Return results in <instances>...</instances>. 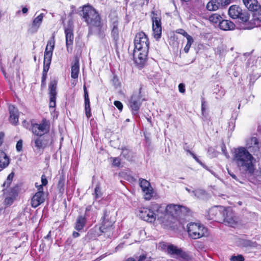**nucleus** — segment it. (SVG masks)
<instances>
[{
	"instance_id": "52",
	"label": "nucleus",
	"mask_w": 261,
	"mask_h": 261,
	"mask_svg": "<svg viewBox=\"0 0 261 261\" xmlns=\"http://www.w3.org/2000/svg\"><path fill=\"white\" fill-rule=\"evenodd\" d=\"M187 151L192 156V157L195 159V160L199 164L202 165V166H204L202 163L198 159V158L196 156V155L192 152L188 150Z\"/></svg>"
},
{
	"instance_id": "7",
	"label": "nucleus",
	"mask_w": 261,
	"mask_h": 261,
	"mask_svg": "<svg viewBox=\"0 0 261 261\" xmlns=\"http://www.w3.org/2000/svg\"><path fill=\"white\" fill-rule=\"evenodd\" d=\"M55 36L53 35L52 37L47 42L46 46L43 61V68L49 69L51 62L53 52L55 47Z\"/></svg>"
},
{
	"instance_id": "57",
	"label": "nucleus",
	"mask_w": 261,
	"mask_h": 261,
	"mask_svg": "<svg viewBox=\"0 0 261 261\" xmlns=\"http://www.w3.org/2000/svg\"><path fill=\"white\" fill-rule=\"evenodd\" d=\"M185 86L184 84L180 83L178 85V89L179 91L181 93H184L185 92Z\"/></svg>"
},
{
	"instance_id": "35",
	"label": "nucleus",
	"mask_w": 261,
	"mask_h": 261,
	"mask_svg": "<svg viewBox=\"0 0 261 261\" xmlns=\"http://www.w3.org/2000/svg\"><path fill=\"white\" fill-rule=\"evenodd\" d=\"M222 17L220 14L215 13L209 17V20L214 23H220V22L222 20Z\"/></svg>"
},
{
	"instance_id": "51",
	"label": "nucleus",
	"mask_w": 261,
	"mask_h": 261,
	"mask_svg": "<svg viewBox=\"0 0 261 261\" xmlns=\"http://www.w3.org/2000/svg\"><path fill=\"white\" fill-rule=\"evenodd\" d=\"M176 33L178 34H180L182 35L184 37L187 38L188 36H190L184 30L182 29H179L176 30Z\"/></svg>"
},
{
	"instance_id": "23",
	"label": "nucleus",
	"mask_w": 261,
	"mask_h": 261,
	"mask_svg": "<svg viewBox=\"0 0 261 261\" xmlns=\"http://www.w3.org/2000/svg\"><path fill=\"white\" fill-rule=\"evenodd\" d=\"M44 16V14L41 13L33 20L32 25L29 30L31 33H34L37 31L42 22Z\"/></svg>"
},
{
	"instance_id": "30",
	"label": "nucleus",
	"mask_w": 261,
	"mask_h": 261,
	"mask_svg": "<svg viewBox=\"0 0 261 261\" xmlns=\"http://www.w3.org/2000/svg\"><path fill=\"white\" fill-rule=\"evenodd\" d=\"M34 143V146L38 150L43 149L47 145V143L45 142L42 138L40 137H36L32 141Z\"/></svg>"
},
{
	"instance_id": "59",
	"label": "nucleus",
	"mask_w": 261,
	"mask_h": 261,
	"mask_svg": "<svg viewBox=\"0 0 261 261\" xmlns=\"http://www.w3.org/2000/svg\"><path fill=\"white\" fill-rule=\"evenodd\" d=\"M231 0H220L221 4L224 5H227L230 3Z\"/></svg>"
},
{
	"instance_id": "62",
	"label": "nucleus",
	"mask_w": 261,
	"mask_h": 261,
	"mask_svg": "<svg viewBox=\"0 0 261 261\" xmlns=\"http://www.w3.org/2000/svg\"><path fill=\"white\" fill-rule=\"evenodd\" d=\"M28 11V9L26 7H23L22 9V12L23 13V14H26Z\"/></svg>"
},
{
	"instance_id": "58",
	"label": "nucleus",
	"mask_w": 261,
	"mask_h": 261,
	"mask_svg": "<svg viewBox=\"0 0 261 261\" xmlns=\"http://www.w3.org/2000/svg\"><path fill=\"white\" fill-rule=\"evenodd\" d=\"M208 152H213V155L212 156L213 157H216L217 156V155H218V152L217 151H216L212 147H210L208 149Z\"/></svg>"
},
{
	"instance_id": "42",
	"label": "nucleus",
	"mask_w": 261,
	"mask_h": 261,
	"mask_svg": "<svg viewBox=\"0 0 261 261\" xmlns=\"http://www.w3.org/2000/svg\"><path fill=\"white\" fill-rule=\"evenodd\" d=\"M184 261H189L191 259V257L187 252L183 251L181 249L180 253L178 254Z\"/></svg>"
},
{
	"instance_id": "25",
	"label": "nucleus",
	"mask_w": 261,
	"mask_h": 261,
	"mask_svg": "<svg viewBox=\"0 0 261 261\" xmlns=\"http://www.w3.org/2000/svg\"><path fill=\"white\" fill-rule=\"evenodd\" d=\"M219 26L220 29L224 31L231 30L234 29L235 24L230 20L223 19L220 22Z\"/></svg>"
},
{
	"instance_id": "46",
	"label": "nucleus",
	"mask_w": 261,
	"mask_h": 261,
	"mask_svg": "<svg viewBox=\"0 0 261 261\" xmlns=\"http://www.w3.org/2000/svg\"><path fill=\"white\" fill-rule=\"evenodd\" d=\"M15 199V198H14V197H13L11 196L7 195L5 199V204L7 205H11L13 203Z\"/></svg>"
},
{
	"instance_id": "64",
	"label": "nucleus",
	"mask_w": 261,
	"mask_h": 261,
	"mask_svg": "<svg viewBox=\"0 0 261 261\" xmlns=\"http://www.w3.org/2000/svg\"><path fill=\"white\" fill-rule=\"evenodd\" d=\"M126 261H136L134 258H128Z\"/></svg>"
},
{
	"instance_id": "21",
	"label": "nucleus",
	"mask_w": 261,
	"mask_h": 261,
	"mask_svg": "<svg viewBox=\"0 0 261 261\" xmlns=\"http://www.w3.org/2000/svg\"><path fill=\"white\" fill-rule=\"evenodd\" d=\"M222 215L223 210H220L218 206H215L209 210L207 217L210 220L219 221L221 220V217Z\"/></svg>"
},
{
	"instance_id": "10",
	"label": "nucleus",
	"mask_w": 261,
	"mask_h": 261,
	"mask_svg": "<svg viewBox=\"0 0 261 261\" xmlns=\"http://www.w3.org/2000/svg\"><path fill=\"white\" fill-rule=\"evenodd\" d=\"M114 222L109 218V212L107 210H103V214L102 217L101 225L98 227L102 233L109 232L108 237L112 233V227Z\"/></svg>"
},
{
	"instance_id": "28",
	"label": "nucleus",
	"mask_w": 261,
	"mask_h": 261,
	"mask_svg": "<svg viewBox=\"0 0 261 261\" xmlns=\"http://www.w3.org/2000/svg\"><path fill=\"white\" fill-rule=\"evenodd\" d=\"M65 33L66 34V44L68 50L69 46L73 44L74 38L73 31L70 28H67L65 30Z\"/></svg>"
},
{
	"instance_id": "14",
	"label": "nucleus",
	"mask_w": 261,
	"mask_h": 261,
	"mask_svg": "<svg viewBox=\"0 0 261 261\" xmlns=\"http://www.w3.org/2000/svg\"><path fill=\"white\" fill-rule=\"evenodd\" d=\"M138 215L140 218L148 222L153 223L155 221L158 214H155L150 208L141 207L139 210Z\"/></svg>"
},
{
	"instance_id": "54",
	"label": "nucleus",
	"mask_w": 261,
	"mask_h": 261,
	"mask_svg": "<svg viewBox=\"0 0 261 261\" xmlns=\"http://www.w3.org/2000/svg\"><path fill=\"white\" fill-rule=\"evenodd\" d=\"M114 104L118 109L119 110H122L123 105L121 102L118 100H116L114 102Z\"/></svg>"
},
{
	"instance_id": "1",
	"label": "nucleus",
	"mask_w": 261,
	"mask_h": 261,
	"mask_svg": "<svg viewBox=\"0 0 261 261\" xmlns=\"http://www.w3.org/2000/svg\"><path fill=\"white\" fill-rule=\"evenodd\" d=\"M254 154L245 147L234 149L233 161L239 170L248 176H253L255 170L256 160Z\"/></svg>"
},
{
	"instance_id": "60",
	"label": "nucleus",
	"mask_w": 261,
	"mask_h": 261,
	"mask_svg": "<svg viewBox=\"0 0 261 261\" xmlns=\"http://www.w3.org/2000/svg\"><path fill=\"white\" fill-rule=\"evenodd\" d=\"M205 101L203 99H202L201 102V110L202 112H203L205 110Z\"/></svg>"
},
{
	"instance_id": "16",
	"label": "nucleus",
	"mask_w": 261,
	"mask_h": 261,
	"mask_svg": "<svg viewBox=\"0 0 261 261\" xmlns=\"http://www.w3.org/2000/svg\"><path fill=\"white\" fill-rule=\"evenodd\" d=\"M245 148L255 156H258L260 154L259 151L260 144L256 137H252L248 139L247 141Z\"/></svg>"
},
{
	"instance_id": "27",
	"label": "nucleus",
	"mask_w": 261,
	"mask_h": 261,
	"mask_svg": "<svg viewBox=\"0 0 261 261\" xmlns=\"http://www.w3.org/2000/svg\"><path fill=\"white\" fill-rule=\"evenodd\" d=\"M243 3L250 11L256 10L259 8L257 0H243Z\"/></svg>"
},
{
	"instance_id": "48",
	"label": "nucleus",
	"mask_w": 261,
	"mask_h": 261,
	"mask_svg": "<svg viewBox=\"0 0 261 261\" xmlns=\"http://www.w3.org/2000/svg\"><path fill=\"white\" fill-rule=\"evenodd\" d=\"M112 160V164L115 167H119L120 165V160L118 158H111Z\"/></svg>"
},
{
	"instance_id": "63",
	"label": "nucleus",
	"mask_w": 261,
	"mask_h": 261,
	"mask_svg": "<svg viewBox=\"0 0 261 261\" xmlns=\"http://www.w3.org/2000/svg\"><path fill=\"white\" fill-rule=\"evenodd\" d=\"M63 185V179L60 178V179L59 180V182H58V186H62Z\"/></svg>"
},
{
	"instance_id": "20",
	"label": "nucleus",
	"mask_w": 261,
	"mask_h": 261,
	"mask_svg": "<svg viewBox=\"0 0 261 261\" xmlns=\"http://www.w3.org/2000/svg\"><path fill=\"white\" fill-rule=\"evenodd\" d=\"M102 233L98 227L95 226L90 229L87 234L83 238V241L85 243L90 242L91 240H94L97 237Z\"/></svg>"
},
{
	"instance_id": "34",
	"label": "nucleus",
	"mask_w": 261,
	"mask_h": 261,
	"mask_svg": "<svg viewBox=\"0 0 261 261\" xmlns=\"http://www.w3.org/2000/svg\"><path fill=\"white\" fill-rule=\"evenodd\" d=\"M241 244L245 247L256 248L258 244L256 242H253L249 240H242Z\"/></svg>"
},
{
	"instance_id": "32",
	"label": "nucleus",
	"mask_w": 261,
	"mask_h": 261,
	"mask_svg": "<svg viewBox=\"0 0 261 261\" xmlns=\"http://www.w3.org/2000/svg\"><path fill=\"white\" fill-rule=\"evenodd\" d=\"M220 6L219 3L216 0H212L207 3L206 8L209 11H216L218 9Z\"/></svg>"
},
{
	"instance_id": "6",
	"label": "nucleus",
	"mask_w": 261,
	"mask_h": 261,
	"mask_svg": "<svg viewBox=\"0 0 261 261\" xmlns=\"http://www.w3.org/2000/svg\"><path fill=\"white\" fill-rule=\"evenodd\" d=\"M187 231L191 238L197 239L204 236L207 229L199 224L191 223L187 225Z\"/></svg>"
},
{
	"instance_id": "17",
	"label": "nucleus",
	"mask_w": 261,
	"mask_h": 261,
	"mask_svg": "<svg viewBox=\"0 0 261 261\" xmlns=\"http://www.w3.org/2000/svg\"><path fill=\"white\" fill-rule=\"evenodd\" d=\"M38 191L33 196L31 200V205L33 207L36 208L45 200L44 193L43 192V187L39 186L38 188Z\"/></svg>"
},
{
	"instance_id": "49",
	"label": "nucleus",
	"mask_w": 261,
	"mask_h": 261,
	"mask_svg": "<svg viewBox=\"0 0 261 261\" xmlns=\"http://www.w3.org/2000/svg\"><path fill=\"white\" fill-rule=\"evenodd\" d=\"M151 257H147L146 255H141L138 258V261H151Z\"/></svg>"
},
{
	"instance_id": "56",
	"label": "nucleus",
	"mask_w": 261,
	"mask_h": 261,
	"mask_svg": "<svg viewBox=\"0 0 261 261\" xmlns=\"http://www.w3.org/2000/svg\"><path fill=\"white\" fill-rule=\"evenodd\" d=\"M41 182L42 185L41 186H42V187H43V186H46L48 182L46 176L44 174L41 176Z\"/></svg>"
},
{
	"instance_id": "12",
	"label": "nucleus",
	"mask_w": 261,
	"mask_h": 261,
	"mask_svg": "<svg viewBox=\"0 0 261 261\" xmlns=\"http://www.w3.org/2000/svg\"><path fill=\"white\" fill-rule=\"evenodd\" d=\"M49 123L45 119H44L39 124H33L32 126V130L34 135L39 137H41L49 132Z\"/></svg>"
},
{
	"instance_id": "61",
	"label": "nucleus",
	"mask_w": 261,
	"mask_h": 261,
	"mask_svg": "<svg viewBox=\"0 0 261 261\" xmlns=\"http://www.w3.org/2000/svg\"><path fill=\"white\" fill-rule=\"evenodd\" d=\"M72 236L74 238H77L80 236V233L76 231H73L72 233Z\"/></svg>"
},
{
	"instance_id": "39",
	"label": "nucleus",
	"mask_w": 261,
	"mask_h": 261,
	"mask_svg": "<svg viewBox=\"0 0 261 261\" xmlns=\"http://www.w3.org/2000/svg\"><path fill=\"white\" fill-rule=\"evenodd\" d=\"M14 174L13 172L9 174L6 180L3 184V187L7 188L10 186V184L12 182V179L14 177Z\"/></svg>"
},
{
	"instance_id": "9",
	"label": "nucleus",
	"mask_w": 261,
	"mask_h": 261,
	"mask_svg": "<svg viewBox=\"0 0 261 261\" xmlns=\"http://www.w3.org/2000/svg\"><path fill=\"white\" fill-rule=\"evenodd\" d=\"M152 20V27L154 38L159 39L161 38L162 34V26L161 17L154 11L151 13Z\"/></svg>"
},
{
	"instance_id": "2",
	"label": "nucleus",
	"mask_w": 261,
	"mask_h": 261,
	"mask_svg": "<svg viewBox=\"0 0 261 261\" xmlns=\"http://www.w3.org/2000/svg\"><path fill=\"white\" fill-rule=\"evenodd\" d=\"M82 12L81 15L89 26L88 35L96 34L99 37L103 38L106 29L96 10L91 6H85L83 8Z\"/></svg>"
},
{
	"instance_id": "4",
	"label": "nucleus",
	"mask_w": 261,
	"mask_h": 261,
	"mask_svg": "<svg viewBox=\"0 0 261 261\" xmlns=\"http://www.w3.org/2000/svg\"><path fill=\"white\" fill-rule=\"evenodd\" d=\"M109 18L112 37L115 41H117L119 38V27L120 23V18L115 11L111 12Z\"/></svg>"
},
{
	"instance_id": "26",
	"label": "nucleus",
	"mask_w": 261,
	"mask_h": 261,
	"mask_svg": "<svg viewBox=\"0 0 261 261\" xmlns=\"http://www.w3.org/2000/svg\"><path fill=\"white\" fill-rule=\"evenodd\" d=\"M86 223V217L83 215L79 216L74 224V229L80 231L83 229Z\"/></svg>"
},
{
	"instance_id": "44",
	"label": "nucleus",
	"mask_w": 261,
	"mask_h": 261,
	"mask_svg": "<svg viewBox=\"0 0 261 261\" xmlns=\"http://www.w3.org/2000/svg\"><path fill=\"white\" fill-rule=\"evenodd\" d=\"M101 192L100 190V188L99 185H97L95 188L94 191V195L95 198L97 199L101 196Z\"/></svg>"
},
{
	"instance_id": "45",
	"label": "nucleus",
	"mask_w": 261,
	"mask_h": 261,
	"mask_svg": "<svg viewBox=\"0 0 261 261\" xmlns=\"http://www.w3.org/2000/svg\"><path fill=\"white\" fill-rule=\"evenodd\" d=\"M49 69L43 68L42 76L41 77V85L44 86L45 85V81L47 77V73Z\"/></svg>"
},
{
	"instance_id": "47",
	"label": "nucleus",
	"mask_w": 261,
	"mask_h": 261,
	"mask_svg": "<svg viewBox=\"0 0 261 261\" xmlns=\"http://www.w3.org/2000/svg\"><path fill=\"white\" fill-rule=\"evenodd\" d=\"M230 261H244V257L242 255H233L230 258Z\"/></svg>"
},
{
	"instance_id": "38",
	"label": "nucleus",
	"mask_w": 261,
	"mask_h": 261,
	"mask_svg": "<svg viewBox=\"0 0 261 261\" xmlns=\"http://www.w3.org/2000/svg\"><path fill=\"white\" fill-rule=\"evenodd\" d=\"M18 191H19V187L17 186H16L15 187H13L10 188L8 191V195H7L11 196L16 198V197L18 195Z\"/></svg>"
},
{
	"instance_id": "18",
	"label": "nucleus",
	"mask_w": 261,
	"mask_h": 261,
	"mask_svg": "<svg viewBox=\"0 0 261 261\" xmlns=\"http://www.w3.org/2000/svg\"><path fill=\"white\" fill-rule=\"evenodd\" d=\"M139 185L142 191L145 193V199L150 200L152 197L153 189L150 186V182L145 179H139Z\"/></svg>"
},
{
	"instance_id": "41",
	"label": "nucleus",
	"mask_w": 261,
	"mask_h": 261,
	"mask_svg": "<svg viewBox=\"0 0 261 261\" xmlns=\"http://www.w3.org/2000/svg\"><path fill=\"white\" fill-rule=\"evenodd\" d=\"M85 107L90 106V100L89 98L88 91L85 86H84Z\"/></svg>"
},
{
	"instance_id": "24",
	"label": "nucleus",
	"mask_w": 261,
	"mask_h": 261,
	"mask_svg": "<svg viewBox=\"0 0 261 261\" xmlns=\"http://www.w3.org/2000/svg\"><path fill=\"white\" fill-rule=\"evenodd\" d=\"M80 70L79 59L76 57L71 66V76L72 78L76 79L78 78Z\"/></svg>"
},
{
	"instance_id": "11",
	"label": "nucleus",
	"mask_w": 261,
	"mask_h": 261,
	"mask_svg": "<svg viewBox=\"0 0 261 261\" xmlns=\"http://www.w3.org/2000/svg\"><path fill=\"white\" fill-rule=\"evenodd\" d=\"M141 88H140L138 92L134 93L132 96L129 106L132 110V113L134 115H137L138 114L139 110L142 104V99H141L142 96L141 95Z\"/></svg>"
},
{
	"instance_id": "5",
	"label": "nucleus",
	"mask_w": 261,
	"mask_h": 261,
	"mask_svg": "<svg viewBox=\"0 0 261 261\" xmlns=\"http://www.w3.org/2000/svg\"><path fill=\"white\" fill-rule=\"evenodd\" d=\"M154 208L156 209L157 213L164 212L166 214L171 216L179 215L180 212L187 211V208L185 206L173 204H168L166 208L159 204H156L154 205Z\"/></svg>"
},
{
	"instance_id": "31",
	"label": "nucleus",
	"mask_w": 261,
	"mask_h": 261,
	"mask_svg": "<svg viewBox=\"0 0 261 261\" xmlns=\"http://www.w3.org/2000/svg\"><path fill=\"white\" fill-rule=\"evenodd\" d=\"M83 216L86 217V220L90 218L92 219H94L95 218L96 213L94 211H93L91 205H88L86 207L85 214Z\"/></svg>"
},
{
	"instance_id": "53",
	"label": "nucleus",
	"mask_w": 261,
	"mask_h": 261,
	"mask_svg": "<svg viewBox=\"0 0 261 261\" xmlns=\"http://www.w3.org/2000/svg\"><path fill=\"white\" fill-rule=\"evenodd\" d=\"M221 150L223 154L226 156V158L228 159L229 158L228 153L227 152L226 148V146L224 144H222L221 146Z\"/></svg>"
},
{
	"instance_id": "50",
	"label": "nucleus",
	"mask_w": 261,
	"mask_h": 261,
	"mask_svg": "<svg viewBox=\"0 0 261 261\" xmlns=\"http://www.w3.org/2000/svg\"><path fill=\"white\" fill-rule=\"evenodd\" d=\"M23 142L22 140H19L16 144V148L17 151L20 152L22 150Z\"/></svg>"
},
{
	"instance_id": "15",
	"label": "nucleus",
	"mask_w": 261,
	"mask_h": 261,
	"mask_svg": "<svg viewBox=\"0 0 261 261\" xmlns=\"http://www.w3.org/2000/svg\"><path fill=\"white\" fill-rule=\"evenodd\" d=\"M57 83L58 82L56 79H53L50 81L48 86L50 108H55L56 107Z\"/></svg>"
},
{
	"instance_id": "8",
	"label": "nucleus",
	"mask_w": 261,
	"mask_h": 261,
	"mask_svg": "<svg viewBox=\"0 0 261 261\" xmlns=\"http://www.w3.org/2000/svg\"><path fill=\"white\" fill-rule=\"evenodd\" d=\"M228 14L233 19L239 18L241 22L243 23H246L249 19V16L247 13H243L242 9L237 5L230 7Z\"/></svg>"
},
{
	"instance_id": "13",
	"label": "nucleus",
	"mask_w": 261,
	"mask_h": 261,
	"mask_svg": "<svg viewBox=\"0 0 261 261\" xmlns=\"http://www.w3.org/2000/svg\"><path fill=\"white\" fill-rule=\"evenodd\" d=\"M221 220H223L225 225L231 227H234L237 223L234 214L230 207L223 208Z\"/></svg>"
},
{
	"instance_id": "43",
	"label": "nucleus",
	"mask_w": 261,
	"mask_h": 261,
	"mask_svg": "<svg viewBox=\"0 0 261 261\" xmlns=\"http://www.w3.org/2000/svg\"><path fill=\"white\" fill-rule=\"evenodd\" d=\"M168 246H169V244H168L165 242H162L159 243V249L167 252Z\"/></svg>"
},
{
	"instance_id": "3",
	"label": "nucleus",
	"mask_w": 261,
	"mask_h": 261,
	"mask_svg": "<svg viewBox=\"0 0 261 261\" xmlns=\"http://www.w3.org/2000/svg\"><path fill=\"white\" fill-rule=\"evenodd\" d=\"M149 41L144 32L136 34L134 39L133 57L136 64L141 66L146 62L149 49Z\"/></svg>"
},
{
	"instance_id": "33",
	"label": "nucleus",
	"mask_w": 261,
	"mask_h": 261,
	"mask_svg": "<svg viewBox=\"0 0 261 261\" xmlns=\"http://www.w3.org/2000/svg\"><path fill=\"white\" fill-rule=\"evenodd\" d=\"M181 249L177 248L176 246L172 244H169L168 247L167 253L170 255H177L180 253Z\"/></svg>"
},
{
	"instance_id": "19",
	"label": "nucleus",
	"mask_w": 261,
	"mask_h": 261,
	"mask_svg": "<svg viewBox=\"0 0 261 261\" xmlns=\"http://www.w3.org/2000/svg\"><path fill=\"white\" fill-rule=\"evenodd\" d=\"M253 18L250 22H249L250 25L246 26L245 29H251L254 27L261 25V9H257L256 10L253 11Z\"/></svg>"
},
{
	"instance_id": "40",
	"label": "nucleus",
	"mask_w": 261,
	"mask_h": 261,
	"mask_svg": "<svg viewBox=\"0 0 261 261\" xmlns=\"http://www.w3.org/2000/svg\"><path fill=\"white\" fill-rule=\"evenodd\" d=\"M187 39V43L186 45L184 48V51L185 53H188L189 51V49L191 47V44L193 42V39L192 36H190L186 38Z\"/></svg>"
},
{
	"instance_id": "37",
	"label": "nucleus",
	"mask_w": 261,
	"mask_h": 261,
	"mask_svg": "<svg viewBox=\"0 0 261 261\" xmlns=\"http://www.w3.org/2000/svg\"><path fill=\"white\" fill-rule=\"evenodd\" d=\"M192 195L196 198H200L205 196L206 192L203 189H197L192 191Z\"/></svg>"
},
{
	"instance_id": "36",
	"label": "nucleus",
	"mask_w": 261,
	"mask_h": 261,
	"mask_svg": "<svg viewBox=\"0 0 261 261\" xmlns=\"http://www.w3.org/2000/svg\"><path fill=\"white\" fill-rule=\"evenodd\" d=\"M122 152L120 156H123L127 160H129L132 157V152L130 150L126 148V147L122 148Z\"/></svg>"
},
{
	"instance_id": "22",
	"label": "nucleus",
	"mask_w": 261,
	"mask_h": 261,
	"mask_svg": "<svg viewBox=\"0 0 261 261\" xmlns=\"http://www.w3.org/2000/svg\"><path fill=\"white\" fill-rule=\"evenodd\" d=\"M10 123L14 125H17L18 123L19 112L14 106L10 105L9 107Z\"/></svg>"
},
{
	"instance_id": "55",
	"label": "nucleus",
	"mask_w": 261,
	"mask_h": 261,
	"mask_svg": "<svg viewBox=\"0 0 261 261\" xmlns=\"http://www.w3.org/2000/svg\"><path fill=\"white\" fill-rule=\"evenodd\" d=\"M85 114L88 118H90L91 116L90 106L85 107Z\"/></svg>"
},
{
	"instance_id": "29",
	"label": "nucleus",
	"mask_w": 261,
	"mask_h": 261,
	"mask_svg": "<svg viewBox=\"0 0 261 261\" xmlns=\"http://www.w3.org/2000/svg\"><path fill=\"white\" fill-rule=\"evenodd\" d=\"M9 164V159L3 151L0 150V171Z\"/></svg>"
}]
</instances>
